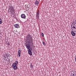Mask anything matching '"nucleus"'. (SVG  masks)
<instances>
[{
	"mask_svg": "<svg viewBox=\"0 0 76 76\" xmlns=\"http://www.w3.org/2000/svg\"><path fill=\"white\" fill-rule=\"evenodd\" d=\"M28 41V44L31 43V45L34 44V42H33V39H32V37L30 34H27L26 37Z\"/></svg>",
	"mask_w": 76,
	"mask_h": 76,
	"instance_id": "obj_1",
	"label": "nucleus"
},
{
	"mask_svg": "<svg viewBox=\"0 0 76 76\" xmlns=\"http://www.w3.org/2000/svg\"><path fill=\"white\" fill-rule=\"evenodd\" d=\"M26 46L27 49H28V53L29 54L30 56H32V53L31 51L32 48L30 47V45H29V44L26 45Z\"/></svg>",
	"mask_w": 76,
	"mask_h": 76,
	"instance_id": "obj_2",
	"label": "nucleus"
},
{
	"mask_svg": "<svg viewBox=\"0 0 76 76\" xmlns=\"http://www.w3.org/2000/svg\"><path fill=\"white\" fill-rule=\"evenodd\" d=\"M18 61H15V63H14L12 65V66L14 70H17L18 69V66L17 64H18Z\"/></svg>",
	"mask_w": 76,
	"mask_h": 76,
	"instance_id": "obj_3",
	"label": "nucleus"
},
{
	"mask_svg": "<svg viewBox=\"0 0 76 76\" xmlns=\"http://www.w3.org/2000/svg\"><path fill=\"white\" fill-rule=\"evenodd\" d=\"M14 8L13 7V6H12V5L11 4H10L9 6V9L8 11L9 12H13L15 13V12L14 11Z\"/></svg>",
	"mask_w": 76,
	"mask_h": 76,
	"instance_id": "obj_4",
	"label": "nucleus"
},
{
	"mask_svg": "<svg viewBox=\"0 0 76 76\" xmlns=\"http://www.w3.org/2000/svg\"><path fill=\"white\" fill-rule=\"evenodd\" d=\"M72 31H71V34L72 35V36H73V37H75L76 35V34H75V32H76V30H73V28H72Z\"/></svg>",
	"mask_w": 76,
	"mask_h": 76,
	"instance_id": "obj_5",
	"label": "nucleus"
},
{
	"mask_svg": "<svg viewBox=\"0 0 76 76\" xmlns=\"http://www.w3.org/2000/svg\"><path fill=\"white\" fill-rule=\"evenodd\" d=\"M39 10H38V12H37V13L36 14V18L37 19H39Z\"/></svg>",
	"mask_w": 76,
	"mask_h": 76,
	"instance_id": "obj_6",
	"label": "nucleus"
},
{
	"mask_svg": "<svg viewBox=\"0 0 76 76\" xmlns=\"http://www.w3.org/2000/svg\"><path fill=\"white\" fill-rule=\"evenodd\" d=\"M21 17L23 19H26V16H25V15L24 14H22L21 15Z\"/></svg>",
	"mask_w": 76,
	"mask_h": 76,
	"instance_id": "obj_7",
	"label": "nucleus"
},
{
	"mask_svg": "<svg viewBox=\"0 0 76 76\" xmlns=\"http://www.w3.org/2000/svg\"><path fill=\"white\" fill-rule=\"evenodd\" d=\"M15 27L16 28H19V25L18 24H16L14 25Z\"/></svg>",
	"mask_w": 76,
	"mask_h": 76,
	"instance_id": "obj_8",
	"label": "nucleus"
},
{
	"mask_svg": "<svg viewBox=\"0 0 76 76\" xmlns=\"http://www.w3.org/2000/svg\"><path fill=\"white\" fill-rule=\"evenodd\" d=\"M38 4H39V2H38V1H37V0H36L35 1V5H36V6H38Z\"/></svg>",
	"mask_w": 76,
	"mask_h": 76,
	"instance_id": "obj_9",
	"label": "nucleus"
},
{
	"mask_svg": "<svg viewBox=\"0 0 76 76\" xmlns=\"http://www.w3.org/2000/svg\"><path fill=\"white\" fill-rule=\"evenodd\" d=\"M30 67L31 69H33V68H34V66H33V65L32 64V63H31L30 64Z\"/></svg>",
	"mask_w": 76,
	"mask_h": 76,
	"instance_id": "obj_10",
	"label": "nucleus"
},
{
	"mask_svg": "<svg viewBox=\"0 0 76 76\" xmlns=\"http://www.w3.org/2000/svg\"><path fill=\"white\" fill-rule=\"evenodd\" d=\"M2 23V20H1V18H0V24H1Z\"/></svg>",
	"mask_w": 76,
	"mask_h": 76,
	"instance_id": "obj_11",
	"label": "nucleus"
},
{
	"mask_svg": "<svg viewBox=\"0 0 76 76\" xmlns=\"http://www.w3.org/2000/svg\"><path fill=\"white\" fill-rule=\"evenodd\" d=\"M18 54H21V51H20V50H18Z\"/></svg>",
	"mask_w": 76,
	"mask_h": 76,
	"instance_id": "obj_12",
	"label": "nucleus"
},
{
	"mask_svg": "<svg viewBox=\"0 0 76 76\" xmlns=\"http://www.w3.org/2000/svg\"><path fill=\"white\" fill-rule=\"evenodd\" d=\"M41 35L42 36V37H44V33H42Z\"/></svg>",
	"mask_w": 76,
	"mask_h": 76,
	"instance_id": "obj_13",
	"label": "nucleus"
},
{
	"mask_svg": "<svg viewBox=\"0 0 76 76\" xmlns=\"http://www.w3.org/2000/svg\"><path fill=\"white\" fill-rule=\"evenodd\" d=\"M43 44L45 46L46 45L45 44V42H43Z\"/></svg>",
	"mask_w": 76,
	"mask_h": 76,
	"instance_id": "obj_14",
	"label": "nucleus"
},
{
	"mask_svg": "<svg viewBox=\"0 0 76 76\" xmlns=\"http://www.w3.org/2000/svg\"><path fill=\"white\" fill-rule=\"evenodd\" d=\"M21 53H18V57H20V54Z\"/></svg>",
	"mask_w": 76,
	"mask_h": 76,
	"instance_id": "obj_15",
	"label": "nucleus"
},
{
	"mask_svg": "<svg viewBox=\"0 0 76 76\" xmlns=\"http://www.w3.org/2000/svg\"><path fill=\"white\" fill-rule=\"evenodd\" d=\"M71 75H72V76H74L75 75V74L73 73H72V74Z\"/></svg>",
	"mask_w": 76,
	"mask_h": 76,
	"instance_id": "obj_16",
	"label": "nucleus"
},
{
	"mask_svg": "<svg viewBox=\"0 0 76 76\" xmlns=\"http://www.w3.org/2000/svg\"><path fill=\"white\" fill-rule=\"evenodd\" d=\"M8 56V55H7V54H6V56Z\"/></svg>",
	"mask_w": 76,
	"mask_h": 76,
	"instance_id": "obj_17",
	"label": "nucleus"
},
{
	"mask_svg": "<svg viewBox=\"0 0 76 76\" xmlns=\"http://www.w3.org/2000/svg\"><path fill=\"white\" fill-rule=\"evenodd\" d=\"M74 29H76V28L75 27V28H74Z\"/></svg>",
	"mask_w": 76,
	"mask_h": 76,
	"instance_id": "obj_18",
	"label": "nucleus"
},
{
	"mask_svg": "<svg viewBox=\"0 0 76 76\" xmlns=\"http://www.w3.org/2000/svg\"><path fill=\"white\" fill-rule=\"evenodd\" d=\"M7 57H8V56Z\"/></svg>",
	"mask_w": 76,
	"mask_h": 76,
	"instance_id": "obj_19",
	"label": "nucleus"
}]
</instances>
